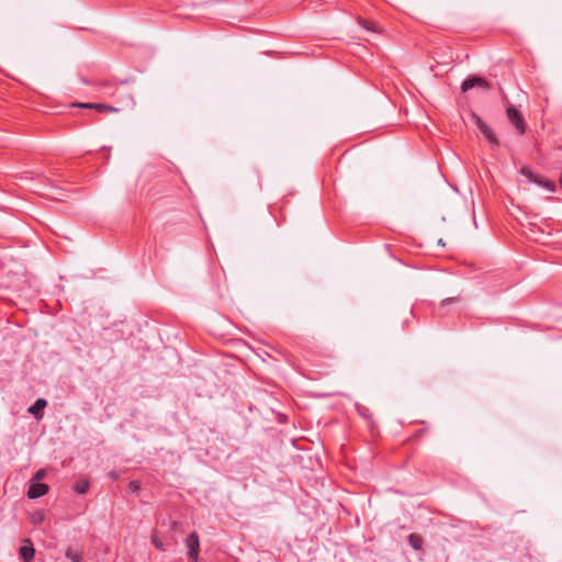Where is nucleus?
Listing matches in <instances>:
<instances>
[{
	"mask_svg": "<svg viewBox=\"0 0 562 562\" xmlns=\"http://www.w3.org/2000/svg\"><path fill=\"white\" fill-rule=\"evenodd\" d=\"M473 123L480 130L484 138L493 146H498V139L493 130L475 113L471 114Z\"/></svg>",
	"mask_w": 562,
	"mask_h": 562,
	"instance_id": "nucleus-2",
	"label": "nucleus"
},
{
	"mask_svg": "<svg viewBox=\"0 0 562 562\" xmlns=\"http://www.w3.org/2000/svg\"><path fill=\"white\" fill-rule=\"evenodd\" d=\"M93 109L99 111V112H104V113L117 112L116 108H114L112 105L104 104V103H94Z\"/></svg>",
	"mask_w": 562,
	"mask_h": 562,
	"instance_id": "nucleus-11",
	"label": "nucleus"
},
{
	"mask_svg": "<svg viewBox=\"0 0 562 562\" xmlns=\"http://www.w3.org/2000/svg\"><path fill=\"white\" fill-rule=\"evenodd\" d=\"M34 548L31 540H24V544L20 548V557L25 561L30 562L34 558Z\"/></svg>",
	"mask_w": 562,
	"mask_h": 562,
	"instance_id": "nucleus-8",
	"label": "nucleus"
},
{
	"mask_svg": "<svg viewBox=\"0 0 562 562\" xmlns=\"http://www.w3.org/2000/svg\"><path fill=\"white\" fill-rule=\"evenodd\" d=\"M89 490V482L87 480L78 481L75 485V491L78 494H86Z\"/></svg>",
	"mask_w": 562,
	"mask_h": 562,
	"instance_id": "nucleus-14",
	"label": "nucleus"
},
{
	"mask_svg": "<svg viewBox=\"0 0 562 562\" xmlns=\"http://www.w3.org/2000/svg\"><path fill=\"white\" fill-rule=\"evenodd\" d=\"M408 541L415 550H420L423 546V539L417 535H409Z\"/></svg>",
	"mask_w": 562,
	"mask_h": 562,
	"instance_id": "nucleus-12",
	"label": "nucleus"
},
{
	"mask_svg": "<svg viewBox=\"0 0 562 562\" xmlns=\"http://www.w3.org/2000/svg\"><path fill=\"white\" fill-rule=\"evenodd\" d=\"M474 87H480V88H483V89H488L490 85H488V82L485 79H483L481 77L472 76V77L467 78L462 82L461 89H462L463 92H467V91H469L470 89H472Z\"/></svg>",
	"mask_w": 562,
	"mask_h": 562,
	"instance_id": "nucleus-5",
	"label": "nucleus"
},
{
	"mask_svg": "<svg viewBox=\"0 0 562 562\" xmlns=\"http://www.w3.org/2000/svg\"><path fill=\"white\" fill-rule=\"evenodd\" d=\"M44 519H45V514L43 510H36V512L32 513L30 516V521L33 525H40L44 521Z\"/></svg>",
	"mask_w": 562,
	"mask_h": 562,
	"instance_id": "nucleus-10",
	"label": "nucleus"
},
{
	"mask_svg": "<svg viewBox=\"0 0 562 562\" xmlns=\"http://www.w3.org/2000/svg\"><path fill=\"white\" fill-rule=\"evenodd\" d=\"M151 542H153V544L155 546L156 549H158L160 551H165L164 543H162V541L158 537L154 536L151 538Z\"/></svg>",
	"mask_w": 562,
	"mask_h": 562,
	"instance_id": "nucleus-15",
	"label": "nucleus"
},
{
	"mask_svg": "<svg viewBox=\"0 0 562 562\" xmlns=\"http://www.w3.org/2000/svg\"><path fill=\"white\" fill-rule=\"evenodd\" d=\"M508 121L517 128L519 134H525L526 123L521 113L514 106H508L506 110Z\"/></svg>",
	"mask_w": 562,
	"mask_h": 562,
	"instance_id": "nucleus-3",
	"label": "nucleus"
},
{
	"mask_svg": "<svg viewBox=\"0 0 562 562\" xmlns=\"http://www.w3.org/2000/svg\"><path fill=\"white\" fill-rule=\"evenodd\" d=\"M140 488V485L137 481H131L128 484V490L133 493H137Z\"/></svg>",
	"mask_w": 562,
	"mask_h": 562,
	"instance_id": "nucleus-16",
	"label": "nucleus"
},
{
	"mask_svg": "<svg viewBox=\"0 0 562 562\" xmlns=\"http://www.w3.org/2000/svg\"><path fill=\"white\" fill-rule=\"evenodd\" d=\"M240 180L245 183L250 184L255 189L260 188V175H259L258 170H256V169L246 170L241 175Z\"/></svg>",
	"mask_w": 562,
	"mask_h": 562,
	"instance_id": "nucleus-6",
	"label": "nucleus"
},
{
	"mask_svg": "<svg viewBox=\"0 0 562 562\" xmlns=\"http://www.w3.org/2000/svg\"><path fill=\"white\" fill-rule=\"evenodd\" d=\"M45 476V471L44 470H40L36 472L35 476H34V480H41Z\"/></svg>",
	"mask_w": 562,
	"mask_h": 562,
	"instance_id": "nucleus-18",
	"label": "nucleus"
},
{
	"mask_svg": "<svg viewBox=\"0 0 562 562\" xmlns=\"http://www.w3.org/2000/svg\"><path fill=\"white\" fill-rule=\"evenodd\" d=\"M359 23L369 31H374L373 29L369 27L368 23L364 20H359Z\"/></svg>",
	"mask_w": 562,
	"mask_h": 562,
	"instance_id": "nucleus-19",
	"label": "nucleus"
},
{
	"mask_svg": "<svg viewBox=\"0 0 562 562\" xmlns=\"http://www.w3.org/2000/svg\"><path fill=\"white\" fill-rule=\"evenodd\" d=\"M48 492V485L45 483L40 482H32L29 491L27 496L32 499L38 498L41 496H44Z\"/></svg>",
	"mask_w": 562,
	"mask_h": 562,
	"instance_id": "nucleus-7",
	"label": "nucleus"
},
{
	"mask_svg": "<svg viewBox=\"0 0 562 562\" xmlns=\"http://www.w3.org/2000/svg\"><path fill=\"white\" fill-rule=\"evenodd\" d=\"M94 103H74L72 106L81 109H93Z\"/></svg>",
	"mask_w": 562,
	"mask_h": 562,
	"instance_id": "nucleus-17",
	"label": "nucleus"
},
{
	"mask_svg": "<svg viewBox=\"0 0 562 562\" xmlns=\"http://www.w3.org/2000/svg\"><path fill=\"white\" fill-rule=\"evenodd\" d=\"M520 175L526 179L529 183H535L550 192H553L555 190L554 182L536 175L529 167H521Z\"/></svg>",
	"mask_w": 562,
	"mask_h": 562,
	"instance_id": "nucleus-1",
	"label": "nucleus"
},
{
	"mask_svg": "<svg viewBox=\"0 0 562 562\" xmlns=\"http://www.w3.org/2000/svg\"><path fill=\"white\" fill-rule=\"evenodd\" d=\"M66 558L69 559L71 562H81L82 561V554L72 549H67Z\"/></svg>",
	"mask_w": 562,
	"mask_h": 562,
	"instance_id": "nucleus-13",
	"label": "nucleus"
},
{
	"mask_svg": "<svg viewBox=\"0 0 562 562\" xmlns=\"http://www.w3.org/2000/svg\"><path fill=\"white\" fill-rule=\"evenodd\" d=\"M47 405L46 400L38 398L35 401V403L29 408V412L33 415H36L40 411L44 409Z\"/></svg>",
	"mask_w": 562,
	"mask_h": 562,
	"instance_id": "nucleus-9",
	"label": "nucleus"
},
{
	"mask_svg": "<svg viewBox=\"0 0 562 562\" xmlns=\"http://www.w3.org/2000/svg\"><path fill=\"white\" fill-rule=\"evenodd\" d=\"M186 546L188 548V555L196 562L199 559L200 540L196 532H192L186 539Z\"/></svg>",
	"mask_w": 562,
	"mask_h": 562,
	"instance_id": "nucleus-4",
	"label": "nucleus"
}]
</instances>
